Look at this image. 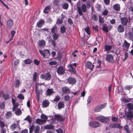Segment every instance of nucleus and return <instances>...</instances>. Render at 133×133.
<instances>
[{"instance_id": "nucleus-3", "label": "nucleus", "mask_w": 133, "mask_h": 133, "mask_svg": "<svg viewBox=\"0 0 133 133\" xmlns=\"http://www.w3.org/2000/svg\"><path fill=\"white\" fill-rule=\"evenodd\" d=\"M105 59L108 62L110 63H113L114 62L113 56L111 54L107 55L105 57Z\"/></svg>"}, {"instance_id": "nucleus-42", "label": "nucleus", "mask_w": 133, "mask_h": 133, "mask_svg": "<svg viewBox=\"0 0 133 133\" xmlns=\"http://www.w3.org/2000/svg\"><path fill=\"white\" fill-rule=\"evenodd\" d=\"M57 31V28L55 25L52 27L51 29V32L54 34Z\"/></svg>"}, {"instance_id": "nucleus-23", "label": "nucleus", "mask_w": 133, "mask_h": 133, "mask_svg": "<svg viewBox=\"0 0 133 133\" xmlns=\"http://www.w3.org/2000/svg\"><path fill=\"white\" fill-rule=\"evenodd\" d=\"M112 46L111 45H107L105 43L104 46V51H110L112 48Z\"/></svg>"}, {"instance_id": "nucleus-30", "label": "nucleus", "mask_w": 133, "mask_h": 133, "mask_svg": "<svg viewBox=\"0 0 133 133\" xmlns=\"http://www.w3.org/2000/svg\"><path fill=\"white\" fill-rule=\"evenodd\" d=\"M52 89H48L46 91V92L47 95L50 96L51 94L54 93V92L52 90Z\"/></svg>"}, {"instance_id": "nucleus-11", "label": "nucleus", "mask_w": 133, "mask_h": 133, "mask_svg": "<svg viewBox=\"0 0 133 133\" xmlns=\"http://www.w3.org/2000/svg\"><path fill=\"white\" fill-rule=\"evenodd\" d=\"M121 23L124 26L127 25L128 22V19L126 17H124L120 18Z\"/></svg>"}, {"instance_id": "nucleus-62", "label": "nucleus", "mask_w": 133, "mask_h": 133, "mask_svg": "<svg viewBox=\"0 0 133 133\" xmlns=\"http://www.w3.org/2000/svg\"><path fill=\"white\" fill-rule=\"evenodd\" d=\"M132 86L130 85H127L125 86V88L126 90H129L130 89L132 88Z\"/></svg>"}, {"instance_id": "nucleus-32", "label": "nucleus", "mask_w": 133, "mask_h": 133, "mask_svg": "<svg viewBox=\"0 0 133 133\" xmlns=\"http://www.w3.org/2000/svg\"><path fill=\"white\" fill-rule=\"evenodd\" d=\"M64 105V102L63 101H60L58 104V107L59 109L63 108Z\"/></svg>"}, {"instance_id": "nucleus-10", "label": "nucleus", "mask_w": 133, "mask_h": 133, "mask_svg": "<svg viewBox=\"0 0 133 133\" xmlns=\"http://www.w3.org/2000/svg\"><path fill=\"white\" fill-rule=\"evenodd\" d=\"M80 9L82 13L80 14L79 12H78V14L80 15H83V12L85 13L87 11V6L85 4H83L81 6V7H80Z\"/></svg>"}, {"instance_id": "nucleus-60", "label": "nucleus", "mask_w": 133, "mask_h": 133, "mask_svg": "<svg viewBox=\"0 0 133 133\" xmlns=\"http://www.w3.org/2000/svg\"><path fill=\"white\" fill-rule=\"evenodd\" d=\"M62 20L61 19H57V24L58 25H59L61 24L62 22Z\"/></svg>"}, {"instance_id": "nucleus-14", "label": "nucleus", "mask_w": 133, "mask_h": 133, "mask_svg": "<svg viewBox=\"0 0 133 133\" xmlns=\"http://www.w3.org/2000/svg\"><path fill=\"white\" fill-rule=\"evenodd\" d=\"M36 96L37 97V99L38 100H39V96L40 94H42V90L41 89L40 90H38V88L36 87Z\"/></svg>"}, {"instance_id": "nucleus-8", "label": "nucleus", "mask_w": 133, "mask_h": 133, "mask_svg": "<svg viewBox=\"0 0 133 133\" xmlns=\"http://www.w3.org/2000/svg\"><path fill=\"white\" fill-rule=\"evenodd\" d=\"M106 104L104 103L96 107L94 109V111L96 112H98L101 111L102 109L105 107Z\"/></svg>"}, {"instance_id": "nucleus-25", "label": "nucleus", "mask_w": 133, "mask_h": 133, "mask_svg": "<svg viewBox=\"0 0 133 133\" xmlns=\"http://www.w3.org/2000/svg\"><path fill=\"white\" fill-rule=\"evenodd\" d=\"M38 44L40 47L43 48L45 45V42L43 40H41L39 41L38 43Z\"/></svg>"}, {"instance_id": "nucleus-64", "label": "nucleus", "mask_w": 133, "mask_h": 133, "mask_svg": "<svg viewBox=\"0 0 133 133\" xmlns=\"http://www.w3.org/2000/svg\"><path fill=\"white\" fill-rule=\"evenodd\" d=\"M46 133H54V131L53 130H48L46 131Z\"/></svg>"}, {"instance_id": "nucleus-17", "label": "nucleus", "mask_w": 133, "mask_h": 133, "mask_svg": "<svg viewBox=\"0 0 133 133\" xmlns=\"http://www.w3.org/2000/svg\"><path fill=\"white\" fill-rule=\"evenodd\" d=\"M109 126L112 128H117L120 129L122 128V127L119 124H112L109 125Z\"/></svg>"}, {"instance_id": "nucleus-27", "label": "nucleus", "mask_w": 133, "mask_h": 133, "mask_svg": "<svg viewBox=\"0 0 133 133\" xmlns=\"http://www.w3.org/2000/svg\"><path fill=\"white\" fill-rule=\"evenodd\" d=\"M126 117L129 119L133 118V114L131 111L128 112L126 115Z\"/></svg>"}, {"instance_id": "nucleus-63", "label": "nucleus", "mask_w": 133, "mask_h": 133, "mask_svg": "<svg viewBox=\"0 0 133 133\" xmlns=\"http://www.w3.org/2000/svg\"><path fill=\"white\" fill-rule=\"evenodd\" d=\"M86 3L87 8L88 9L90 8L91 7L90 2L89 1H87Z\"/></svg>"}, {"instance_id": "nucleus-52", "label": "nucleus", "mask_w": 133, "mask_h": 133, "mask_svg": "<svg viewBox=\"0 0 133 133\" xmlns=\"http://www.w3.org/2000/svg\"><path fill=\"white\" fill-rule=\"evenodd\" d=\"M92 18L93 20L95 21L98 19V17L95 14H94L92 17Z\"/></svg>"}, {"instance_id": "nucleus-59", "label": "nucleus", "mask_w": 133, "mask_h": 133, "mask_svg": "<svg viewBox=\"0 0 133 133\" xmlns=\"http://www.w3.org/2000/svg\"><path fill=\"white\" fill-rule=\"evenodd\" d=\"M111 120L112 121L115 122H117L118 120V118L117 117H112L111 119Z\"/></svg>"}, {"instance_id": "nucleus-33", "label": "nucleus", "mask_w": 133, "mask_h": 133, "mask_svg": "<svg viewBox=\"0 0 133 133\" xmlns=\"http://www.w3.org/2000/svg\"><path fill=\"white\" fill-rule=\"evenodd\" d=\"M51 8V7L50 6L48 5L46 6L45 8L43 11V12L45 14L48 13Z\"/></svg>"}, {"instance_id": "nucleus-31", "label": "nucleus", "mask_w": 133, "mask_h": 133, "mask_svg": "<svg viewBox=\"0 0 133 133\" xmlns=\"http://www.w3.org/2000/svg\"><path fill=\"white\" fill-rule=\"evenodd\" d=\"M36 122L37 123L41 125L45 123L43 120L40 119H36Z\"/></svg>"}, {"instance_id": "nucleus-40", "label": "nucleus", "mask_w": 133, "mask_h": 133, "mask_svg": "<svg viewBox=\"0 0 133 133\" xmlns=\"http://www.w3.org/2000/svg\"><path fill=\"white\" fill-rule=\"evenodd\" d=\"M126 107L129 109H133V104L131 103H128L127 104Z\"/></svg>"}, {"instance_id": "nucleus-53", "label": "nucleus", "mask_w": 133, "mask_h": 133, "mask_svg": "<svg viewBox=\"0 0 133 133\" xmlns=\"http://www.w3.org/2000/svg\"><path fill=\"white\" fill-rule=\"evenodd\" d=\"M25 120H26L29 123H31V118L30 116H28L26 117L24 119Z\"/></svg>"}, {"instance_id": "nucleus-39", "label": "nucleus", "mask_w": 133, "mask_h": 133, "mask_svg": "<svg viewBox=\"0 0 133 133\" xmlns=\"http://www.w3.org/2000/svg\"><path fill=\"white\" fill-rule=\"evenodd\" d=\"M41 118L42 119H43V120L44 121V122L45 123L47 119L48 118L47 116L43 114L41 115Z\"/></svg>"}, {"instance_id": "nucleus-58", "label": "nucleus", "mask_w": 133, "mask_h": 133, "mask_svg": "<svg viewBox=\"0 0 133 133\" xmlns=\"http://www.w3.org/2000/svg\"><path fill=\"white\" fill-rule=\"evenodd\" d=\"M60 98V97L59 96H57L54 99V101L56 102H57L59 100Z\"/></svg>"}, {"instance_id": "nucleus-21", "label": "nucleus", "mask_w": 133, "mask_h": 133, "mask_svg": "<svg viewBox=\"0 0 133 133\" xmlns=\"http://www.w3.org/2000/svg\"><path fill=\"white\" fill-rule=\"evenodd\" d=\"M113 8L115 10L119 11L120 10V5L118 4H116L113 6Z\"/></svg>"}, {"instance_id": "nucleus-2", "label": "nucleus", "mask_w": 133, "mask_h": 133, "mask_svg": "<svg viewBox=\"0 0 133 133\" xmlns=\"http://www.w3.org/2000/svg\"><path fill=\"white\" fill-rule=\"evenodd\" d=\"M40 77L45 80L49 81L51 78V75L49 73H46L45 74H42L40 76Z\"/></svg>"}, {"instance_id": "nucleus-22", "label": "nucleus", "mask_w": 133, "mask_h": 133, "mask_svg": "<svg viewBox=\"0 0 133 133\" xmlns=\"http://www.w3.org/2000/svg\"><path fill=\"white\" fill-rule=\"evenodd\" d=\"M50 103V102L48 101L47 100H44L42 102V106L43 107L46 108L48 106Z\"/></svg>"}, {"instance_id": "nucleus-26", "label": "nucleus", "mask_w": 133, "mask_h": 133, "mask_svg": "<svg viewBox=\"0 0 133 133\" xmlns=\"http://www.w3.org/2000/svg\"><path fill=\"white\" fill-rule=\"evenodd\" d=\"M62 91L64 93H68L70 92V90L67 87H64L62 89Z\"/></svg>"}, {"instance_id": "nucleus-47", "label": "nucleus", "mask_w": 133, "mask_h": 133, "mask_svg": "<svg viewBox=\"0 0 133 133\" xmlns=\"http://www.w3.org/2000/svg\"><path fill=\"white\" fill-rule=\"evenodd\" d=\"M54 126L50 124L46 125L45 128L47 129H52L54 128Z\"/></svg>"}, {"instance_id": "nucleus-37", "label": "nucleus", "mask_w": 133, "mask_h": 133, "mask_svg": "<svg viewBox=\"0 0 133 133\" xmlns=\"http://www.w3.org/2000/svg\"><path fill=\"white\" fill-rule=\"evenodd\" d=\"M102 30L105 32L107 33L108 31V28L106 26V25L104 24H103L102 26Z\"/></svg>"}, {"instance_id": "nucleus-9", "label": "nucleus", "mask_w": 133, "mask_h": 133, "mask_svg": "<svg viewBox=\"0 0 133 133\" xmlns=\"http://www.w3.org/2000/svg\"><path fill=\"white\" fill-rule=\"evenodd\" d=\"M57 72L59 75H62L65 72L63 66H60L57 68Z\"/></svg>"}, {"instance_id": "nucleus-51", "label": "nucleus", "mask_w": 133, "mask_h": 133, "mask_svg": "<svg viewBox=\"0 0 133 133\" xmlns=\"http://www.w3.org/2000/svg\"><path fill=\"white\" fill-rule=\"evenodd\" d=\"M17 97L18 98L22 100L24 98L23 95L22 94H18Z\"/></svg>"}, {"instance_id": "nucleus-48", "label": "nucleus", "mask_w": 133, "mask_h": 133, "mask_svg": "<svg viewBox=\"0 0 133 133\" xmlns=\"http://www.w3.org/2000/svg\"><path fill=\"white\" fill-rule=\"evenodd\" d=\"M17 125L15 123H14L10 126L11 129L12 130H14L17 127Z\"/></svg>"}, {"instance_id": "nucleus-13", "label": "nucleus", "mask_w": 133, "mask_h": 133, "mask_svg": "<svg viewBox=\"0 0 133 133\" xmlns=\"http://www.w3.org/2000/svg\"><path fill=\"white\" fill-rule=\"evenodd\" d=\"M67 82L70 84H75L76 82V80L72 77H70L67 79Z\"/></svg>"}, {"instance_id": "nucleus-54", "label": "nucleus", "mask_w": 133, "mask_h": 133, "mask_svg": "<svg viewBox=\"0 0 133 133\" xmlns=\"http://www.w3.org/2000/svg\"><path fill=\"white\" fill-rule=\"evenodd\" d=\"M109 13L107 9H105L102 13V15H107Z\"/></svg>"}, {"instance_id": "nucleus-41", "label": "nucleus", "mask_w": 133, "mask_h": 133, "mask_svg": "<svg viewBox=\"0 0 133 133\" xmlns=\"http://www.w3.org/2000/svg\"><path fill=\"white\" fill-rule=\"evenodd\" d=\"M52 36L53 37V39L54 40H56L58 38L59 35L56 32L53 34Z\"/></svg>"}, {"instance_id": "nucleus-34", "label": "nucleus", "mask_w": 133, "mask_h": 133, "mask_svg": "<svg viewBox=\"0 0 133 133\" xmlns=\"http://www.w3.org/2000/svg\"><path fill=\"white\" fill-rule=\"evenodd\" d=\"M15 114L17 116H19L22 114V112L20 109L17 108L15 110Z\"/></svg>"}, {"instance_id": "nucleus-44", "label": "nucleus", "mask_w": 133, "mask_h": 133, "mask_svg": "<svg viewBox=\"0 0 133 133\" xmlns=\"http://www.w3.org/2000/svg\"><path fill=\"white\" fill-rule=\"evenodd\" d=\"M13 107L12 110L13 111H14L17 108V107H18L19 106V104L18 103H16L13 104Z\"/></svg>"}, {"instance_id": "nucleus-57", "label": "nucleus", "mask_w": 133, "mask_h": 133, "mask_svg": "<svg viewBox=\"0 0 133 133\" xmlns=\"http://www.w3.org/2000/svg\"><path fill=\"white\" fill-rule=\"evenodd\" d=\"M4 108V102H3L2 103L0 104V109H2Z\"/></svg>"}, {"instance_id": "nucleus-20", "label": "nucleus", "mask_w": 133, "mask_h": 133, "mask_svg": "<svg viewBox=\"0 0 133 133\" xmlns=\"http://www.w3.org/2000/svg\"><path fill=\"white\" fill-rule=\"evenodd\" d=\"M21 83L19 79H16L14 83V85L15 88H17L19 87Z\"/></svg>"}, {"instance_id": "nucleus-19", "label": "nucleus", "mask_w": 133, "mask_h": 133, "mask_svg": "<svg viewBox=\"0 0 133 133\" xmlns=\"http://www.w3.org/2000/svg\"><path fill=\"white\" fill-rule=\"evenodd\" d=\"M44 21L43 19H41L37 23V25L38 28L42 27L44 23Z\"/></svg>"}, {"instance_id": "nucleus-1", "label": "nucleus", "mask_w": 133, "mask_h": 133, "mask_svg": "<svg viewBox=\"0 0 133 133\" xmlns=\"http://www.w3.org/2000/svg\"><path fill=\"white\" fill-rule=\"evenodd\" d=\"M96 119L98 120L99 121L103 122L106 123L109 120L108 117H105L103 116H99L96 118Z\"/></svg>"}, {"instance_id": "nucleus-12", "label": "nucleus", "mask_w": 133, "mask_h": 133, "mask_svg": "<svg viewBox=\"0 0 133 133\" xmlns=\"http://www.w3.org/2000/svg\"><path fill=\"white\" fill-rule=\"evenodd\" d=\"M117 30L118 32L122 33L124 31V27L122 24H120L118 26Z\"/></svg>"}, {"instance_id": "nucleus-15", "label": "nucleus", "mask_w": 133, "mask_h": 133, "mask_svg": "<svg viewBox=\"0 0 133 133\" xmlns=\"http://www.w3.org/2000/svg\"><path fill=\"white\" fill-rule=\"evenodd\" d=\"M127 38L133 42V32H129L128 33L127 36Z\"/></svg>"}, {"instance_id": "nucleus-43", "label": "nucleus", "mask_w": 133, "mask_h": 133, "mask_svg": "<svg viewBox=\"0 0 133 133\" xmlns=\"http://www.w3.org/2000/svg\"><path fill=\"white\" fill-rule=\"evenodd\" d=\"M12 116V114L10 111L7 112L5 115V116L7 118H9L11 117Z\"/></svg>"}, {"instance_id": "nucleus-35", "label": "nucleus", "mask_w": 133, "mask_h": 133, "mask_svg": "<svg viewBox=\"0 0 133 133\" xmlns=\"http://www.w3.org/2000/svg\"><path fill=\"white\" fill-rule=\"evenodd\" d=\"M81 4V3L80 1H79L77 3V9L78 10V12L81 14L82 13V12H81L80 9V6Z\"/></svg>"}, {"instance_id": "nucleus-7", "label": "nucleus", "mask_w": 133, "mask_h": 133, "mask_svg": "<svg viewBox=\"0 0 133 133\" xmlns=\"http://www.w3.org/2000/svg\"><path fill=\"white\" fill-rule=\"evenodd\" d=\"M89 125L91 127L96 128L101 126L100 124L98 122H90L89 123Z\"/></svg>"}, {"instance_id": "nucleus-46", "label": "nucleus", "mask_w": 133, "mask_h": 133, "mask_svg": "<svg viewBox=\"0 0 133 133\" xmlns=\"http://www.w3.org/2000/svg\"><path fill=\"white\" fill-rule=\"evenodd\" d=\"M85 30L87 34L89 35L90 34V28L89 26L86 28L85 29Z\"/></svg>"}, {"instance_id": "nucleus-38", "label": "nucleus", "mask_w": 133, "mask_h": 133, "mask_svg": "<svg viewBox=\"0 0 133 133\" xmlns=\"http://www.w3.org/2000/svg\"><path fill=\"white\" fill-rule=\"evenodd\" d=\"M37 75V72H35L34 74L33 79L34 82H35L36 81L38 77Z\"/></svg>"}, {"instance_id": "nucleus-16", "label": "nucleus", "mask_w": 133, "mask_h": 133, "mask_svg": "<svg viewBox=\"0 0 133 133\" xmlns=\"http://www.w3.org/2000/svg\"><path fill=\"white\" fill-rule=\"evenodd\" d=\"M13 24V21L11 19H9L7 22V27L8 28L10 29Z\"/></svg>"}, {"instance_id": "nucleus-29", "label": "nucleus", "mask_w": 133, "mask_h": 133, "mask_svg": "<svg viewBox=\"0 0 133 133\" xmlns=\"http://www.w3.org/2000/svg\"><path fill=\"white\" fill-rule=\"evenodd\" d=\"M62 8L64 9L67 10L69 7V4L67 3H64L61 4Z\"/></svg>"}, {"instance_id": "nucleus-4", "label": "nucleus", "mask_w": 133, "mask_h": 133, "mask_svg": "<svg viewBox=\"0 0 133 133\" xmlns=\"http://www.w3.org/2000/svg\"><path fill=\"white\" fill-rule=\"evenodd\" d=\"M34 130V132L35 133H37L40 130V127L38 125H37L34 126V125H31L30 128V132H31Z\"/></svg>"}, {"instance_id": "nucleus-49", "label": "nucleus", "mask_w": 133, "mask_h": 133, "mask_svg": "<svg viewBox=\"0 0 133 133\" xmlns=\"http://www.w3.org/2000/svg\"><path fill=\"white\" fill-rule=\"evenodd\" d=\"M66 31V29L64 26H61L60 28V31L62 33H64Z\"/></svg>"}, {"instance_id": "nucleus-28", "label": "nucleus", "mask_w": 133, "mask_h": 133, "mask_svg": "<svg viewBox=\"0 0 133 133\" xmlns=\"http://www.w3.org/2000/svg\"><path fill=\"white\" fill-rule=\"evenodd\" d=\"M130 45V44L125 40L123 43V48L128 49L129 48Z\"/></svg>"}, {"instance_id": "nucleus-56", "label": "nucleus", "mask_w": 133, "mask_h": 133, "mask_svg": "<svg viewBox=\"0 0 133 133\" xmlns=\"http://www.w3.org/2000/svg\"><path fill=\"white\" fill-rule=\"evenodd\" d=\"M3 97L5 99H6L9 98V96L7 94H4L3 95Z\"/></svg>"}, {"instance_id": "nucleus-45", "label": "nucleus", "mask_w": 133, "mask_h": 133, "mask_svg": "<svg viewBox=\"0 0 133 133\" xmlns=\"http://www.w3.org/2000/svg\"><path fill=\"white\" fill-rule=\"evenodd\" d=\"M59 2V0H54L53 4L56 6H58Z\"/></svg>"}, {"instance_id": "nucleus-24", "label": "nucleus", "mask_w": 133, "mask_h": 133, "mask_svg": "<svg viewBox=\"0 0 133 133\" xmlns=\"http://www.w3.org/2000/svg\"><path fill=\"white\" fill-rule=\"evenodd\" d=\"M86 67L91 70H92L94 66L92 63L90 62H88L86 65Z\"/></svg>"}, {"instance_id": "nucleus-50", "label": "nucleus", "mask_w": 133, "mask_h": 133, "mask_svg": "<svg viewBox=\"0 0 133 133\" xmlns=\"http://www.w3.org/2000/svg\"><path fill=\"white\" fill-rule=\"evenodd\" d=\"M124 130L126 131L127 133H130V131L129 130V127L127 125H125L124 127Z\"/></svg>"}, {"instance_id": "nucleus-5", "label": "nucleus", "mask_w": 133, "mask_h": 133, "mask_svg": "<svg viewBox=\"0 0 133 133\" xmlns=\"http://www.w3.org/2000/svg\"><path fill=\"white\" fill-rule=\"evenodd\" d=\"M39 52L41 54L43 55V57L49 56L50 55L49 50H39Z\"/></svg>"}, {"instance_id": "nucleus-18", "label": "nucleus", "mask_w": 133, "mask_h": 133, "mask_svg": "<svg viewBox=\"0 0 133 133\" xmlns=\"http://www.w3.org/2000/svg\"><path fill=\"white\" fill-rule=\"evenodd\" d=\"M55 119L57 120H59L60 121H63L64 120V118L62 116L59 115H56L54 116Z\"/></svg>"}, {"instance_id": "nucleus-61", "label": "nucleus", "mask_w": 133, "mask_h": 133, "mask_svg": "<svg viewBox=\"0 0 133 133\" xmlns=\"http://www.w3.org/2000/svg\"><path fill=\"white\" fill-rule=\"evenodd\" d=\"M128 57V54L127 53L125 52L124 54V57L122 59V60L123 61H125L127 59Z\"/></svg>"}, {"instance_id": "nucleus-6", "label": "nucleus", "mask_w": 133, "mask_h": 133, "mask_svg": "<svg viewBox=\"0 0 133 133\" xmlns=\"http://www.w3.org/2000/svg\"><path fill=\"white\" fill-rule=\"evenodd\" d=\"M77 65V64H76V63H75L74 64H70L68 65V67L70 71H72L73 73L75 74L76 72V69L72 66H73L74 67H76Z\"/></svg>"}, {"instance_id": "nucleus-36", "label": "nucleus", "mask_w": 133, "mask_h": 133, "mask_svg": "<svg viewBox=\"0 0 133 133\" xmlns=\"http://www.w3.org/2000/svg\"><path fill=\"white\" fill-rule=\"evenodd\" d=\"M24 61V63L26 64H30L32 62V60L29 58H27Z\"/></svg>"}, {"instance_id": "nucleus-55", "label": "nucleus", "mask_w": 133, "mask_h": 133, "mask_svg": "<svg viewBox=\"0 0 133 133\" xmlns=\"http://www.w3.org/2000/svg\"><path fill=\"white\" fill-rule=\"evenodd\" d=\"M49 64L50 65H55L57 64V62L55 61H52L49 62Z\"/></svg>"}]
</instances>
